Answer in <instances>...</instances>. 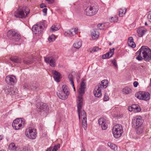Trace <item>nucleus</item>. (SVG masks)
<instances>
[{
	"label": "nucleus",
	"mask_w": 151,
	"mask_h": 151,
	"mask_svg": "<svg viewBox=\"0 0 151 151\" xmlns=\"http://www.w3.org/2000/svg\"><path fill=\"white\" fill-rule=\"evenodd\" d=\"M86 86L85 80H82L81 83L80 88L78 90L79 96H78L77 99V111L79 119L80 120H81L82 125L85 129H86L87 126L86 115L85 111L82 110V109L83 104L82 96L85 93Z\"/></svg>",
	"instance_id": "1"
},
{
	"label": "nucleus",
	"mask_w": 151,
	"mask_h": 151,
	"mask_svg": "<svg viewBox=\"0 0 151 151\" xmlns=\"http://www.w3.org/2000/svg\"><path fill=\"white\" fill-rule=\"evenodd\" d=\"M138 56L136 59L139 61L143 59L147 61H149L151 59V50L146 46H142L137 52Z\"/></svg>",
	"instance_id": "2"
},
{
	"label": "nucleus",
	"mask_w": 151,
	"mask_h": 151,
	"mask_svg": "<svg viewBox=\"0 0 151 151\" xmlns=\"http://www.w3.org/2000/svg\"><path fill=\"white\" fill-rule=\"evenodd\" d=\"M70 94V90L66 85L62 86L60 93H57V95L59 98L62 100L66 99Z\"/></svg>",
	"instance_id": "3"
},
{
	"label": "nucleus",
	"mask_w": 151,
	"mask_h": 151,
	"mask_svg": "<svg viewBox=\"0 0 151 151\" xmlns=\"http://www.w3.org/2000/svg\"><path fill=\"white\" fill-rule=\"evenodd\" d=\"M45 27V24L43 22H40L34 25L32 28L33 34L36 36L39 35L43 30Z\"/></svg>",
	"instance_id": "4"
},
{
	"label": "nucleus",
	"mask_w": 151,
	"mask_h": 151,
	"mask_svg": "<svg viewBox=\"0 0 151 151\" xmlns=\"http://www.w3.org/2000/svg\"><path fill=\"white\" fill-rule=\"evenodd\" d=\"M29 13V10L26 11L24 7H20L15 11L14 15L16 18L23 19L25 18Z\"/></svg>",
	"instance_id": "5"
},
{
	"label": "nucleus",
	"mask_w": 151,
	"mask_h": 151,
	"mask_svg": "<svg viewBox=\"0 0 151 151\" xmlns=\"http://www.w3.org/2000/svg\"><path fill=\"white\" fill-rule=\"evenodd\" d=\"M123 132L122 126L119 124L115 125L113 128V134L115 138H117L120 137Z\"/></svg>",
	"instance_id": "6"
},
{
	"label": "nucleus",
	"mask_w": 151,
	"mask_h": 151,
	"mask_svg": "<svg viewBox=\"0 0 151 151\" xmlns=\"http://www.w3.org/2000/svg\"><path fill=\"white\" fill-rule=\"evenodd\" d=\"M7 36L15 41L17 42L21 40L20 34L16 30H9L7 33Z\"/></svg>",
	"instance_id": "7"
},
{
	"label": "nucleus",
	"mask_w": 151,
	"mask_h": 151,
	"mask_svg": "<svg viewBox=\"0 0 151 151\" xmlns=\"http://www.w3.org/2000/svg\"><path fill=\"white\" fill-rule=\"evenodd\" d=\"M25 134L28 138L32 139H35L37 135L36 129L31 128L26 129Z\"/></svg>",
	"instance_id": "8"
},
{
	"label": "nucleus",
	"mask_w": 151,
	"mask_h": 151,
	"mask_svg": "<svg viewBox=\"0 0 151 151\" xmlns=\"http://www.w3.org/2000/svg\"><path fill=\"white\" fill-rule=\"evenodd\" d=\"M135 96L139 99L146 101L150 99V95L149 93L145 91H139L135 94Z\"/></svg>",
	"instance_id": "9"
},
{
	"label": "nucleus",
	"mask_w": 151,
	"mask_h": 151,
	"mask_svg": "<svg viewBox=\"0 0 151 151\" xmlns=\"http://www.w3.org/2000/svg\"><path fill=\"white\" fill-rule=\"evenodd\" d=\"M98 10L97 6H91L86 8L85 11V13L87 16H92L96 14Z\"/></svg>",
	"instance_id": "10"
},
{
	"label": "nucleus",
	"mask_w": 151,
	"mask_h": 151,
	"mask_svg": "<svg viewBox=\"0 0 151 151\" xmlns=\"http://www.w3.org/2000/svg\"><path fill=\"white\" fill-rule=\"evenodd\" d=\"M143 120L140 116H137L134 117L132 119V124L134 127H138L142 126Z\"/></svg>",
	"instance_id": "11"
},
{
	"label": "nucleus",
	"mask_w": 151,
	"mask_h": 151,
	"mask_svg": "<svg viewBox=\"0 0 151 151\" xmlns=\"http://www.w3.org/2000/svg\"><path fill=\"white\" fill-rule=\"evenodd\" d=\"M44 60L47 63L49 64L52 67H55L56 65V62L55 59L51 57H44Z\"/></svg>",
	"instance_id": "12"
},
{
	"label": "nucleus",
	"mask_w": 151,
	"mask_h": 151,
	"mask_svg": "<svg viewBox=\"0 0 151 151\" xmlns=\"http://www.w3.org/2000/svg\"><path fill=\"white\" fill-rule=\"evenodd\" d=\"M5 81L8 84L12 85L16 82L15 76L12 75L7 76L6 78Z\"/></svg>",
	"instance_id": "13"
},
{
	"label": "nucleus",
	"mask_w": 151,
	"mask_h": 151,
	"mask_svg": "<svg viewBox=\"0 0 151 151\" xmlns=\"http://www.w3.org/2000/svg\"><path fill=\"white\" fill-rule=\"evenodd\" d=\"M99 124L102 130H106L107 128V125L106 120L103 118H101L99 120Z\"/></svg>",
	"instance_id": "14"
},
{
	"label": "nucleus",
	"mask_w": 151,
	"mask_h": 151,
	"mask_svg": "<svg viewBox=\"0 0 151 151\" xmlns=\"http://www.w3.org/2000/svg\"><path fill=\"white\" fill-rule=\"evenodd\" d=\"M147 31V29L143 27H139L137 30L138 36L139 37H143Z\"/></svg>",
	"instance_id": "15"
},
{
	"label": "nucleus",
	"mask_w": 151,
	"mask_h": 151,
	"mask_svg": "<svg viewBox=\"0 0 151 151\" xmlns=\"http://www.w3.org/2000/svg\"><path fill=\"white\" fill-rule=\"evenodd\" d=\"M25 122L24 119H21L20 123L18 124H12L13 128L15 130H19L23 128L25 124Z\"/></svg>",
	"instance_id": "16"
},
{
	"label": "nucleus",
	"mask_w": 151,
	"mask_h": 151,
	"mask_svg": "<svg viewBox=\"0 0 151 151\" xmlns=\"http://www.w3.org/2000/svg\"><path fill=\"white\" fill-rule=\"evenodd\" d=\"M37 108L41 110H42L45 112L47 111L48 108L47 104L43 102H40L37 104L36 105Z\"/></svg>",
	"instance_id": "17"
},
{
	"label": "nucleus",
	"mask_w": 151,
	"mask_h": 151,
	"mask_svg": "<svg viewBox=\"0 0 151 151\" xmlns=\"http://www.w3.org/2000/svg\"><path fill=\"white\" fill-rule=\"evenodd\" d=\"M103 89L97 86L95 88L93 92L95 96L97 97H101L102 95L101 91Z\"/></svg>",
	"instance_id": "18"
},
{
	"label": "nucleus",
	"mask_w": 151,
	"mask_h": 151,
	"mask_svg": "<svg viewBox=\"0 0 151 151\" xmlns=\"http://www.w3.org/2000/svg\"><path fill=\"white\" fill-rule=\"evenodd\" d=\"M108 85V81L107 80L102 81L97 86L101 89L103 90L106 88Z\"/></svg>",
	"instance_id": "19"
},
{
	"label": "nucleus",
	"mask_w": 151,
	"mask_h": 151,
	"mask_svg": "<svg viewBox=\"0 0 151 151\" xmlns=\"http://www.w3.org/2000/svg\"><path fill=\"white\" fill-rule=\"evenodd\" d=\"M53 74V77L55 81L57 82H59L60 78V73L55 70H53L52 71Z\"/></svg>",
	"instance_id": "20"
},
{
	"label": "nucleus",
	"mask_w": 151,
	"mask_h": 151,
	"mask_svg": "<svg viewBox=\"0 0 151 151\" xmlns=\"http://www.w3.org/2000/svg\"><path fill=\"white\" fill-rule=\"evenodd\" d=\"M127 43L129 46L134 48L136 47V44L134 42L133 38L132 37H129Z\"/></svg>",
	"instance_id": "21"
},
{
	"label": "nucleus",
	"mask_w": 151,
	"mask_h": 151,
	"mask_svg": "<svg viewBox=\"0 0 151 151\" xmlns=\"http://www.w3.org/2000/svg\"><path fill=\"white\" fill-rule=\"evenodd\" d=\"M82 45V43L81 40L78 39L74 43L73 46L75 48L78 49L81 47Z\"/></svg>",
	"instance_id": "22"
},
{
	"label": "nucleus",
	"mask_w": 151,
	"mask_h": 151,
	"mask_svg": "<svg viewBox=\"0 0 151 151\" xmlns=\"http://www.w3.org/2000/svg\"><path fill=\"white\" fill-rule=\"evenodd\" d=\"M91 35L93 39L95 40L98 38L99 35V32L98 31L94 30L91 31Z\"/></svg>",
	"instance_id": "23"
},
{
	"label": "nucleus",
	"mask_w": 151,
	"mask_h": 151,
	"mask_svg": "<svg viewBox=\"0 0 151 151\" xmlns=\"http://www.w3.org/2000/svg\"><path fill=\"white\" fill-rule=\"evenodd\" d=\"M10 60L13 63H20L21 62V60L16 56H12L10 58Z\"/></svg>",
	"instance_id": "24"
},
{
	"label": "nucleus",
	"mask_w": 151,
	"mask_h": 151,
	"mask_svg": "<svg viewBox=\"0 0 151 151\" xmlns=\"http://www.w3.org/2000/svg\"><path fill=\"white\" fill-rule=\"evenodd\" d=\"M136 128V132L137 134H142L144 133V127L142 126L137 127Z\"/></svg>",
	"instance_id": "25"
},
{
	"label": "nucleus",
	"mask_w": 151,
	"mask_h": 151,
	"mask_svg": "<svg viewBox=\"0 0 151 151\" xmlns=\"http://www.w3.org/2000/svg\"><path fill=\"white\" fill-rule=\"evenodd\" d=\"M122 91L124 94H128L131 93L132 90L130 87H126L123 89Z\"/></svg>",
	"instance_id": "26"
},
{
	"label": "nucleus",
	"mask_w": 151,
	"mask_h": 151,
	"mask_svg": "<svg viewBox=\"0 0 151 151\" xmlns=\"http://www.w3.org/2000/svg\"><path fill=\"white\" fill-rule=\"evenodd\" d=\"M69 81L70 82V84L72 86L74 91H75V88L74 86V83L73 81V76L71 74H69L68 76Z\"/></svg>",
	"instance_id": "27"
},
{
	"label": "nucleus",
	"mask_w": 151,
	"mask_h": 151,
	"mask_svg": "<svg viewBox=\"0 0 151 151\" xmlns=\"http://www.w3.org/2000/svg\"><path fill=\"white\" fill-rule=\"evenodd\" d=\"M132 108L134 110V111L139 112L141 110L140 107L137 104H133L132 105Z\"/></svg>",
	"instance_id": "28"
},
{
	"label": "nucleus",
	"mask_w": 151,
	"mask_h": 151,
	"mask_svg": "<svg viewBox=\"0 0 151 151\" xmlns=\"http://www.w3.org/2000/svg\"><path fill=\"white\" fill-rule=\"evenodd\" d=\"M108 145L111 149L115 151L117 149V146L114 144L110 142H109L108 143Z\"/></svg>",
	"instance_id": "29"
},
{
	"label": "nucleus",
	"mask_w": 151,
	"mask_h": 151,
	"mask_svg": "<svg viewBox=\"0 0 151 151\" xmlns=\"http://www.w3.org/2000/svg\"><path fill=\"white\" fill-rule=\"evenodd\" d=\"M126 9H119V15L120 17H122L124 16L126 12Z\"/></svg>",
	"instance_id": "30"
},
{
	"label": "nucleus",
	"mask_w": 151,
	"mask_h": 151,
	"mask_svg": "<svg viewBox=\"0 0 151 151\" xmlns=\"http://www.w3.org/2000/svg\"><path fill=\"white\" fill-rule=\"evenodd\" d=\"M9 149L12 150L13 151H14L16 150L17 147L15 146L14 143H12L9 144Z\"/></svg>",
	"instance_id": "31"
},
{
	"label": "nucleus",
	"mask_w": 151,
	"mask_h": 151,
	"mask_svg": "<svg viewBox=\"0 0 151 151\" xmlns=\"http://www.w3.org/2000/svg\"><path fill=\"white\" fill-rule=\"evenodd\" d=\"M64 35L66 37H71L73 35L70 29L65 32Z\"/></svg>",
	"instance_id": "32"
},
{
	"label": "nucleus",
	"mask_w": 151,
	"mask_h": 151,
	"mask_svg": "<svg viewBox=\"0 0 151 151\" xmlns=\"http://www.w3.org/2000/svg\"><path fill=\"white\" fill-rule=\"evenodd\" d=\"M60 28V27H58L57 25H53L50 28V31L52 32H54L55 31L58 30Z\"/></svg>",
	"instance_id": "33"
},
{
	"label": "nucleus",
	"mask_w": 151,
	"mask_h": 151,
	"mask_svg": "<svg viewBox=\"0 0 151 151\" xmlns=\"http://www.w3.org/2000/svg\"><path fill=\"white\" fill-rule=\"evenodd\" d=\"M118 20V18L117 16H115L109 19V21L111 22H117Z\"/></svg>",
	"instance_id": "34"
},
{
	"label": "nucleus",
	"mask_w": 151,
	"mask_h": 151,
	"mask_svg": "<svg viewBox=\"0 0 151 151\" xmlns=\"http://www.w3.org/2000/svg\"><path fill=\"white\" fill-rule=\"evenodd\" d=\"M12 87H11L10 86H8L6 87V88H5V93L8 94H9V93L11 91V88Z\"/></svg>",
	"instance_id": "35"
},
{
	"label": "nucleus",
	"mask_w": 151,
	"mask_h": 151,
	"mask_svg": "<svg viewBox=\"0 0 151 151\" xmlns=\"http://www.w3.org/2000/svg\"><path fill=\"white\" fill-rule=\"evenodd\" d=\"M23 62L25 64L29 65L32 63V60H29V59L27 58H25L23 60Z\"/></svg>",
	"instance_id": "36"
},
{
	"label": "nucleus",
	"mask_w": 151,
	"mask_h": 151,
	"mask_svg": "<svg viewBox=\"0 0 151 151\" xmlns=\"http://www.w3.org/2000/svg\"><path fill=\"white\" fill-rule=\"evenodd\" d=\"M112 56L111 55L110 53L109 52H108L105 55H103L102 57L103 58H109Z\"/></svg>",
	"instance_id": "37"
},
{
	"label": "nucleus",
	"mask_w": 151,
	"mask_h": 151,
	"mask_svg": "<svg viewBox=\"0 0 151 151\" xmlns=\"http://www.w3.org/2000/svg\"><path fill=\"white\" fill-rule=\"evenodd\" d=\"M147 17L149 21L151 22V10L147 13Z\"/></svg>",
	"instance_id": "38"
},
{
	"label": "nucleus",
	"mask_w": 151,
	"mask_h": 151,
	"mask_svg": "<svg viewBox=\"0 0 151 151\" xmlns=\"http://www.w3.org/2000/svg\"><path fill=\"white\" fill-rule=\"evenodd\" d=\"M55 37L54 35L52 34L51 36L49 38L48 40L50 42H53L55 40Z\"/></svg>",
	"instance_id": "39"
},
{
	"label": "nucleus",
	"mask_w": 151,
	"mask_h": 151,
	"mask_svg": "<svg viewBox=\"0 0 151 151\" xmlns=\"http://www.w3.org/2000/svg\"><path fill=\"white\" fill-rule=\"evenodd\" d=\"M21 119H16L14 120L12 123V124H19V123H20L21 122Z\"/></svg>",
	"instance_id": "40"
},
{
	"label": "nucleus",
	"mask_w": 151,
	"mask_h": 151,
	"mask_svg": "<svg viewBox=\"0 0 151 151\" xmlns=\"http://www.w3.org/2000/svg\"><path fill=\"white\" fill-rule=\"evenodd\" d=\"M70 30L72 34H73V35H74L77 33L78 32V29L77 28H73L70 29Z\"/></svg>",
	"instance_id": "41"
},
{
	"label": "nucleus",
	"mask_w": 151,
	"mask_h": 151,
	"mask_svg": "<svg viewBox=\"0 0 151 151\" xmlns=\"http://www.w3.org/2000/svg\"><path fill=\"white\" fill-rule=\"evenodd\" d=\"M60 144L55 145L52 150V151H57V150L60 148Z\"/></svg>",
	"instance_id": "42"
},
{
	"label": "nucleus",
	"mask_w": 151,
	"mask_h": 151,
	"mask_svg": "<svg viewBox=\"0 0 151 151\" xmlns=\"http://www.w3.org/2000/svg\"><path fill=\"white\" fill-rule=\"evenodd\" d=\"M111 62L113 64V65L116 68H117V65L116 62V59H114L113 60H111Z\"/></svg>",
	"instance_id": "43"
},
{
	"label": "nucleus",
	"mask_w": 151,
	"mask_h": 151,
	"mask_svg": "<svg viewBox=\"0 0 151 151\" xmlns=\"http://www.w3.org/2000/svg\"><path fill=\"white\" fill-rule=\"evenodd\" d=\"M16 89L15 88H11V91L9 93V95H14L16 93Z\"/></svg>",
	"instance_id": "44"
},
{
	"label": "nucleus",
	"mask_w": 151,
	"mask_h": 151,
	"mask_svg": "<svg viewBox=\"0 0 151 151\" xmlns=\"http://www.w3.org/2000/svg\"><path fill=\"white\" fill-rule=\"evenodd\" d=\"M19 151H28V149L26 147L24 146L20 148Z\"/></svg>",
	"instance_id": "45"
},
{
	"label": "nucleus",
	"mask_w": 151,
	"mask_h": 151,
	"mask_svg": "<svg viewBox=\"0 0 151 151\" xmlns=\"http://www.w3.org/2000/svg\"><path fill=\"white\" fill-rule=\"evenodd\" d=\"M109 98L108 95L105 94L104 98V101H107L109 100Z\"/></svg>",
	"instance_id": "46"
},
{
	"label": "nucleus",
	"mask_w": 151,
	"mask_h": 151,
	"mask_svg": "<svg viewBox=\"0 0 151 151\" xmlns=\"http://www.w3.org/2000/svg\"><path fill=\"white\" fill-rule=\"evenodd\" d=\"M114 48H113L112 49H110L109 52L111 56H112L114 54Z\"/></svg>",
	"instance_id": "47"
},
{
	"label": "nucleus",
	"mask_w": 151,
	"mask_h": 151,
	"mask_svg": "<svg viewBox=\"0 0 151 151\" xmlns=\"http://www.w3.org/2000/svg\"><path fill=\"white\" fill-rule=\"evenodd\" d=\"M30 88L33 91H37V87L35 86H32L30 87Z\"/></svg>",
	"instance_id": "48"
},
{
	"label": "nucleus",
	"mask_w": 151,
	"mask_h": 151,
	"mask_svg": "<svg viewBox=\"0 0 151 151\" xmlns=\"http://www.w3.org/2000/svg\"><path fill=\"white\" fill-rule=\"evenodd\" d=\"M99 50V48L97 47H93L92 50V52H94L97 51Z\"/></svg>",
	"instance_id": "49"
},
{
	"label": "nucleus",
	"mask_w": 151,
	"mask_h": 151,
	"mask_svg": "<svg viewBox=\"0 0 151 151\" xmlns=\"http://www.w3.org/2000/svg\"><path fill=\"white\" fill-rule=\"evenodd\" d=\"M138 84V82L136 81H135L133 83L134 86L135 87H137V86Z\"/></svg>",
	"instance_id": "50"
},
{
	"label": "nucleus",
	"mask_w": 151,
	"mask_h": 151,
	"mask_svg": "<svg viewBox=\"0 0 151 151\" xmlns=\"http://www.w3.org/2000/svg\"><path fill=\"white\" fill-rule=\"evenodd\" d=\"M47 9L46 8H45L43 9L42 11L43 12L45 13L44 15H46L47 14Z\"/></svg>",
	"instance_id": "51"
},
{
	"label": "nucleus",
	"mask_w": 151,
	"mask_h": 151,
	"mask_svg": "<svg viewBox=\"0 0 151 151\" xmlns=\"http://www.w3.org/2000/svg\"><path fill=\"white\" fill-rule=\"evenodd\" d=\"M128 109L130 111H134L133 109L132 108V106H131L128 107Z\"/></svg>",
	"instance_id": "52"
},
{
	"label": "nucleus",
	"mask_w": 151,
	"mask_h": 151,
	"mask_svg": "<svg viewBox=\"0 0 151 151\" xmlns=\"http://www.w3.org/2000/svg\"><path fill=\"white\" fill-rule=\"evenodd\" d=\"M46 7V5L44 3L40 5V7L41 8H44V7Z\"/></svg>",
	"instance_id": "53"
},
{
	"label": "nucleus",
	"mask_w": 151,
	"mask_h": 151,
	"mask_svg": "<svg viewBox=\"0 0 151 151\" xmlns=\"http://www.w3.org/2000/svg\"><path fill=\"white\" fill-rule=\"evenodd\" d=\"M139 68L140 71L142 70L144 68V67L142 65H140L139 66Z\"/></svg>",
	"instance_id": "54"
},
{
	"label": "nucleus",
	"mask_w": 151,
	"mask_h": 151,
	"mask_svg": "<svg viewBox=\"0 0 151 151\" xmlns=\"http://www.w3.org/2000/svg\"><path fill=\"white\" fill-rule=\"evenodd\" d=\"M81 151H85V150L84 149V147L83 146V145H82V150H81Z\"/></svg>",
	"instance_id": "55"
},
{
	"label": "nucleus",
	"mask_w": 151,
	"mask_h": 151,
	"mask_svg": "<svg viewBox=\"0 0 151 151\" xmlns=\"http://www.w3.org/2000/svg\"><path fill=\"white\" fill-rule=\"evenodd\" d=\"M3 136L2 135H0V141L2 139Z\"/></svg>",
	"instance_id": "56"
},
{
	"label": "nucleus",
	"mask_w": 151,
	"mask_h": 151,
	"mask_svg": "<svg viewBox=\"0 0 151 151\" xmlns=\"http://www.w3.org/2000/svg\"><path fill=\"white\" fill-rule=\"evenodd\" d=\"M145 25H148V24H147V22H145Z\"/></svg>",
	"instance_id": "57"
},
{
	"label": "nucleus",
	"mask_w": 151,
	"mask_h": 151,
	"mask_svg": "<svg viewBox=\"0 0 151 151\" xmlns=\"http://www.w3.org/2000/svg\"><path fill=\"white\" fill-rule=\"evenodd\" d=\"M46 151H50V150L49 149H47Z\"/></svg>",
	"instance_id": "58"
},
{
	"label": "nucleus",
	"mask_w": 151,
	"mask_h": 151,
	"mask_svg": "<svg viewBox=\"0 0 151 151\" xmlns=\"http://www.w3.org/2000/svg\"><path fill=\"white\" fill-rule=\"evenodd\" d=\"M0 151H5L4 150H0Z\"/></svg>",
	"instance_id": "59"
},
{
	"label": "nucleus",
	"mask_w": 151,
	"mask_h": 151,
	"mask_svg": "<svg viewBox=\"0 0 151 151\" xmlns=\"http://www.w3.org/2000/svg\"><path fill=\"white\" fill-rule=\"evenodd\" d=\"M109 45H111V43H110L109 44Z\"/></svg>",
	"instance_id": "60"
},
{
	"label": "nucleus",
	"mask_w": 151,
	"mask_h": 151,
	"mask_svg": "<svg viewBox=\"0 0 151 151\" xmlns=\"http://www.w3.org/2000/svg\"><path fill=\"white\" fill-rule=\"evenodd\" d=\"M150 82H151V83H150V84H151V79H150Z\"/></svg>",
	"instance_id": "61"
}]
</instances>
